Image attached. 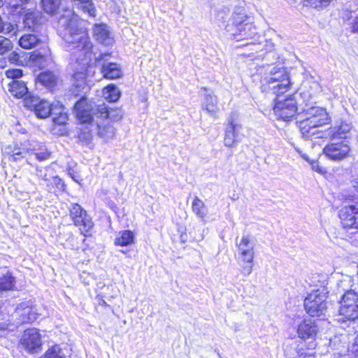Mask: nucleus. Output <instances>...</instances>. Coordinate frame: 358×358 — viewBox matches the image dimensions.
<instances>
[{
	"mask_svg": "<svg viewBox=\"0 0 358 358\" xmlns=\"http://www.w3.org/2000/svg\"><path fill=\"white\" fill-rule=\"evenodd\" d=\"M80 24L78 15L71 10H66L59 20V32L63 40L80 50V56H84V58H78L76 62L78 66L76 67L73 78L76 87L86 91L89 89L87 79L94 76L95 69L93 66L89 65L92 56V44L86 30L81 27Z\"/></svg>",
	"mask_w": 358,
	"mask_h": 358,
	"instance_id": "f257e3e1",
	"label": "nucleus"
},
{
	"mask_svg": "<svg viewBox=\"0 0 358 358\" xmlns=\"http://www.w3.org/2000/svg\"><path fill=\"white\" fill-rule=\"evenodd\" d=\"M306 118L299 122V129L304 138L315 139L324 138L326 132L319 128L329 122L330 118L326 110L321 107L313 106L305 112Z\"/></svg>",
	"mask_w": 358,
	"mask_h": 358,
	"instance_id": "f03ea898",
	"label": "nucleus"
},
{
	"mask_svg": "<svg viewBox=\"0 0 358 358\" xmlns=\"http://www.w3.org/2000/svg\"><path fill=\"white\" fill-rule=\"evenodd\" d=\"M262 89L278 97L289 90L291 81L289 75L284 68L271 67L262 78Z\"/></svg>",
	"mask_w": 358,
	"mask_h": 358,
	"instance_id": "7ed1b4c3",
	"label": "nucleus"
},
{
	"mask_svg": "<svg viewBox=\"0 0 358 358\" xmlns=\"http://www.w3.org/2000/svg\"><path fill=\"white\" fill-rule=\"evenodd\" d=\"M95 116L98 136L106 142L113 139L115 135V129L112 122L122 119L121 112L117 110H108L104 104H101L96 108Z\"/></svg>",
	"mask_w": 358,
	"mask_h": 358,
	"instance_id": "20e7f679",
	"label": "nucleus"
},
{
	"mask_svg": "<svg viewBox=\"0 0 358 358\" xmlns=\"http://www.w3.org/2000/svg\"><path fill=\"white\" fill-rule=\"evenodd\" d=\"M231 23L226 26V31L236 41L252 38L256 32V27L243 9L234 11Z\"/></svg>",
	"mask_w": 358,
	"mask_h": 358,
	"instance_id": "39448f33",
	"label": "nucleus"
},
{
	"mask_svg": "<svg viewBox=\"0 0 358 358\" xmlns=\"http://www.w3.org/2000/svg\"><path fill=\"white\" fill-rule=\"evenodd\" d=\"M327 292L324 288L313 290L304 299V308L311 317L322 315L327 309Z\"/></svg>",
	"mask_w": 358,
	"mask_h": 358,
	"instance_id": "423d86ee",
	"label": "nucleus"
},
{
	"mask_svg": "<svg viewBox=\"0 0 358 358\" xmlns=\"http://www.w3.org/2000/svg\"><path fill=\"white\" fill-rule=\"evenodd\" d=\"M27 87L24 86V91ZM24 106L33 111L38 118L44 119L49 117L53 110V103H50L45 99L38 96H30L24 92Z\"/></svg>",
	"mask_w": 358,
	"mask_h": 358,
	"instance_id": "0eeeda50",
	"label": "nucleus"
},
{
	"mask_svg": "<svg viewBox=\"0 0 358 358\" xmlns=\"http://www.w3.org/2000/svg\"><path fill=\"white\" fill-rule=\"evenodd\" d=\"M339 314L349 320L358 317V294L354 290L346 292L340 301Z\"/></svg>",
	"mask_w": 358,
	"mask_h": 358,
	"instance_id": "6e6552de",
	"label": "nucleus"
},
{
	"mask_svg": "<svg viewBox=\"0 0 358 358\" xmlns=\"http://www.w3.org/2000/svg\"><path fill=\"white\" fill-rule=\"evenodd\" d=\"M40 15L38 12L32 11L27 13L24 16V49L32 48L39 42L37 36L29 31L34 30Z\"/></svg>",
	"mask_w": 358,
	"mask_h": 358,
	"instance_id": "1a4fd4ad",
	"label": "nucleus"
},
{
	"mask_svg": "<svg viewBox=\"0 0 358 358\" xmlns=\"http://www.w3.org/2000/svg\"><path fill=\"white\" fill-rule=\"evenodd\" d=\"M98 106H95L85 96H83L75 105L77 119L81 124L92 126V121L96 122L95 113Z\"/></svg>",
	"mask_w": 358,
	"mask_h": 358,
	"instance_id": "9d476101",
	"label": "nucleus"
},
{
	"mask_svg": "<svg viewBox=\"0 0 358 358\" xmlns=\"http://www.w3.org/2000/svg\"><path fill=\"white\" fill-rule=\"evenodd\" d=\"M70 216L81 234L87 236L94 227L92 218L87 212L80 205L75 203L70 209Z\"/></svg>",
	"mask_w": 358,
	"mask_h": 358,
	"instance_id": "9b49d317",
	"label": "nucleus"
},
{
	"mask_svg": "<svg viewBox=\"0 0 358 358\" xmlns=\"http://www.w3.org/2000/svg\"><path fill=\"white\" fill-rule=\"evenodd\" d=\"M350 152L349 141H331L323 149L324 155L334 161H341L347 158Z\"/></svg>",
	"mask_w": 358,
	"mask_h": 358,
	"instance_id": "f8f14e48",
	"label": "nucleus"
},
{
	"mask_svg": "<svg viewBox=\"0 0 358 358\" xmlns=\"http://www.w3.org/2000/svg\"><path fill=\"white\" fill-rule=\"evenodd\" d=\"M242 125L236 113H231L227 119L224 131V144L227 147H232L238 142V134Z\"/></svg>",
	"mask_w": 358,
	"mask_h": 358,
	"instance_id": "ddd939ff",
	"label": "nucleus"
},
{
	"mask_svg": "<svg viewBox=\"0 0 358 358\" xmlns=\"http://www.w3.org/2000/svg\"><path fill=\"white\" fill-rule=\"evenodd\" d=\"M296 102L292 96L282 101L276 100L273 107V111L278 118L285 121L290 120L296 114Z\"/></svg>",
	"mask_w": 358,
	"mask_h": 358,
	"instance_id": "4468645a",
	"label": "nucleus"
},
{
	"mask_svg": "<svg viewBox=\"0 0 358 358\" xmlns=\"http://www.w3.org/2000/svg\"><path fill=\"white\" fill-rule=\"evenodd\" d=\"M352 125L346 121H341L330 127L328 135L331 141H349L352 135Z\"/></svg>",
	"mask_w": 358,
	"mask_h": 358,
	"instance_id": "2eb2a0df",
	"label": "nucleus"
},
{
	"mask_svg": "<svg viewBox=\"0 0 358 358\" xmlns=\"http://www.w3.org/2000/svg\"><path fill=\"white\" fill-rule=\"evenodd\" d=\"M41 336L36 329H28L24 331V350L31 354L41 350Z\"/></svg>",
	"mask_w": 358,
	"mask_h": 358,
	"instance_id": "dca6fc26",
	"label": "nucleus"
},
{
	"mask_svg": "<svg viewBox=\"0 0 358 358\" xmlns=\"http://www.w3.org/2000/svg\"><path fill=\"white\" fill-rule=\"evenodd\" d=\"M319 329L315 320L310 319L303 320L297 326L296 333L299 338L306 341L315 339Z\"/></svg>",
	"mask_w": 358,
	"mask_h": 358,
	"instance_id": "f3484780",
	"label": "nucleus"
},
{
	"mask_svg": "<svg viewBox=\"0 0 358 358\" xmlns=\"http://www.w3.org/2000/svg\"><path fill=\"white\" fill-rule=\"evenodd\" d=\"M6 75L8 78L13 79L8 85V91L11 95L16 99L22 98V84L20 81L15 80L22 76V71L21 69H10L6 71Z\"/></svg>",
	"mask_w": 358,
	"mask_h": 358,
	"instance_id": "a211bd4d",
	"label": "nucleus"
},
{
	"mask_svg": "<svg viewBox=\"0 0 358 358\" xmlns=\"http://www.w3.org/2000/svg\"><path fill=\"white\" fill-rule=\"evenodd\" d=\"M236 244L239 258L255 257V244L250 236H243L240 241L236 238Z\"/></svg>",
	"mask_w": 358,
	"mask_h": 358,
	"instance_id": "6ab92c4d",
	"label": "nucleus"
},
{
	"mask_svg": "<svg viewBox=\"0 0 358 358\" xmlns=\"http://www.w3.org/2000/svg\"><path fill=\"white\" fill-rule=\"evenodd\" d=\"M357 214L358 206H345L341 210L339 215L343 227L355 229Z\"/></svg>",
	"mask_w": 358,
	"mask_h": 358,
	"instance_id": "aec40b11",
	"label": "nucleus"
},
{
	"mask_svg": "<svg viewBox=\"0 0 358 358\" xmlns=\"http://www.w3.org/2000/svg\"><path fill=\"white\" fill-rule=\"evenodd\" d=\"M93 34L96 41L105 45H110L113 43V38L106 24H94Z\"/></svg>",
	"mask_w": 358,
	"mask_h": 358,
	"instance_id": "412c9836",
	"label": "nucleus"
},
{
	"mask_svg": "<svg viewBox=\"0 0 358 358\" xmlns=\"http://www.w3.org/2000/svg\"><path fill=\"white\" fill-rule=\"evenodd\" d=\"M201 108L209 115L216 117L219 112L217 97L213 94H206L201 104Z\"/></svg>",
	"mask_w": 358,
	"mask_h": 358,
	"instance_id": "4be33fe9",
	"label": "nucleus"
},
{
	"mask_svg": "<svg viewBox=\"0 0 358 358\" xmlns=\"http://www.w3.org/2000/svg\"><path fill=\"white\" fill-rule=\"evenodd\" d=\"M192 211L203 224L206 223L208 209L204 202L198 196H195L192 203Z\"/></svg>",
	"mask_w": 358,
	"mask_h": 358,
	"instance_id": "5701e85b",
	"label": "nucleus"
},
{
	"mask_svg": "<svg viewBox=\"0 0 358 358\" xmlns=\"http://www.w3.org/2000/svg\"><path fill=\"white\" fill-rule=\"evenodd\" d=\"M101 73L103 77L107 79H116L122 77V72L118 64L115 63H105L102 64Z\"/></svg>",
	"mask_w": 358,
	"mask_h": 358,
	"instance_id": "b1692460",
	"label": "nucleus"
},
{
	"mask_svg": "<svg viewBox=\"0 0 358 358\" xmlns=\"http://www.w3.org/2000/svg\"><path fill=\"white\" fill-rule=\"evenodd\" d=\"M53 115V122L55 124L64 125L68 121V115L64 112V106L59 102H53V110L51 113Z\"/></svg>",
	"mask_w": 358,
	"mask_h": 358,
	"instance_id": "393cba45",
	"label": "nucleus"
},
{
	"mask_svg": "<svg viewBox=\"0 0 358 358\" xmlns=\"http://www.w3.org/2000/svg\"><path fill=\"white\" fill-rule=\"evenodd\" d=\"M135 236L130 230H123L118 233L115 239V245L128 246L134 243Z\"/></svg>",
	"mask_w": 358,
	"mask_h": 358,
	"instance_id": "a878e982",
	"label": "nucleus"
},
{
	"mask_svg": "<svg viewBox=\"0 0 358 358\" xmlns=\"http://www.w3.org/2000/svg\"><path fill=\"white\" fill-rule=\"evenodd\" d=\"M37 81L45 87L52 89L57 84L58 78L53 73L45 71L38 76Z\"/></svg>",
	"mask_w": 358,
	"mask_h": 358,
	"instance_id": "bb28decb",
	"label": "nucleus"
},
{
	"mask_svg": "<svg viewBox=\"0 0 358 358\" xmlns=\"http://www.w3.org/2000/svg\"><path fill=\"white\" fill-rule=\"evenodd\" d=\"M27 150H31L34 152L36 158L40 160H45L49 158L50 152L46 149H41L42 145L35 141L27 142Z\"/></svg>",
	"mask_w": 358,
	"mask_h": 358,
	"instance_id": "cd10ccee",
	"label": "nucleus"
},
{
	"mask_svg": "<svg viewBox=\"0 0 358 358\" xmlns=\"http://www.w3.org/2000/svg\"><path fill=\"white\" fill-rule=\"evenodd\" d=\"M73 6L81 9L91 17L96 16V8L92 0H72Z\"/></svg>",
	"mask_w": 358,
	"mask_h": 358,
	"instance_id": "c85d7f7f",
	"label": "nucleus"
},
{
	"mask_svg": "<svg viewBox=\"0 0 358 358\" xmlns=\"http://www.w3.org/2000/svg\"><path fill=\"white\" fill-rule=\"evenodd\" d=\"M120 90L113 84L108 85L103 90V98L109 102H115L120 97Z\"/></svg>",
	"mask_w": 358,
	"mask_h": 358,
	"instance_id": "c756f323",
	"label": "nucleus"
},
{
	"mask_svg": "<svg viewBox=\"0 0 358 358\" xmlns=\"http://www.w3.org/2000/svg\"><path fill=\"white\" fill-rule=\"evenodd\" d=\"M238 262L241 267L240 272L241 273L245 276L247 277L250 275L253 270V265H254V257H250V258H238Z\"/></svg>",
	"mask_w": 358,
	"mask_h": 358,
	"instance_id": "7c9ffc66",
	"label": "nucleus"
},
{
	"mask_svg": "<svg viewBox=\"0 0 358 358\" xmlns=\"http://www.w3.org/2000/svg\"><path fill=\"white\" fill-rule=\"evenodd\" d=\"M15 285V278L10 273H7L0 278V297L2 292L11 289Z\"/></svg>",
	"mask_w": 358,
	"mask_h": 358,
	"instance_id": "2f4dec72",
	"label": "nucleus"
},
{
	"mask_svg": "<svg viewBox=\"0 0 358 358\" xmlns=\"http://www.w3.org/2000/svg\"><path fill=\"white\" fill-rule=\"evenodd\" d=\"M43 9L48 14L55 13L60 4L61 0H41Z\"/></svg>",
	"mask_w": 358,
	"mask_h": 358,
	"instance_id": "473e14b6",
	"label": "nucleus"
},
{
	"mask_svg": "<svg viewBox=\"0 0 358 358\" xmlns=\"http://www.w3.org/2000/svg\"><path fill=\"white\" fill-rule=\"evenodd\" d=\"M45 63V57L40 53H32L29 55L27 65L30 67H38L39 69L44 67Z\"/></svg>",
	"mask_w": 358,
	"mask_h": 358,
	"instance_id": "72a5a7b5",
	"label": "nucleus"
},
{
	"mask_svg": "<svg viewBox=\"0 0 358 358\" xmlns=\"http://www.w3.org/2000/svg\"><path fill=\"white\" fill-rule=\"evenodd\" d=\"M296 150L301 155V157L310 164L311 168L314 171H316L321 174L326 173L327 171L322 166H320L317 161L310 160L306 154L303 153L299 149Z\"/></svg>",
	"mask_w": 358,
	"mask_h": 358,
	"instance_id": "f704fd0d",
	"label": "nucleus"
},
{
	"mask_svg": "<svg viewBox=\"0 0 358 358\" xmlns=\"http://www.w3.org/2000/svg\"><path fill=\"white\" fill-rule=\"evenodd\" d=\"M38 314L34 306L24 307V322H34L37 320Z\"/></svg>",
	"mask_w": 358,
	"mask_h": 358,
	"instance_id": "c9c22d12",
	"label": "nucleus"
},
{
	"mask_svg": "<svg viewBox=\"0 0 358 358\" xmlns=\"http://www.w3.org/2000/svg\"><path fill=\"white\" fill-rule=\"evenodd\" d=\"M43 358H65V355L59 346L56 345L46 351Z\"/></svg>",
	"mask_w": 358,
	"mask_h": 358,
	"instance_id": "e433bc0d",
	"label": "nucleus"
},
{
	"mask_svg": "<svg viewBox=\"0 0 358 358\" xmlns=\"http://www.w3.org/2000/svg\"><path fill=\"white\" fill-rule=\"evenodd\" d=\"M333 0H305L306 5L310 7L321 9L327 7Z\"/></svg>",
	"mask_w": 358,
	"mask_h": 358,
	"instance_id": "4c0bfd02",
	"label": "nucleus"
},
{
	"mask_svg": "<svg viewBox=\"0 0 358 358\" xmlns=\"http://www.w3.org/2000/svg\"><path fill=\"white\" fill-rule=\"evenodd\" d=\"M12 48L11 41L3 36H0V55H3Z\"/></svg>",
	"mask_w": 358,
	"mask_h": 358,
	"instance_id": "58836bf2",
	"label": "nucleus"
},
{
	"mask_svg": "<svg viewBox=\"0 0 358 358\" xmlns=\"http://www.w3.org/2000/svg\"><path fill=\"white\" fill-rule=\"evenodd\" d=\"M81 131L78 134V137L80 141L84 143H90L92 140V134L91 131L88 130L87 131H83L84 129H80Z\"/></svg>",
	"mask_w": 358,
	"mask_h": 358,
	"instance_id": "ea45409f",
	"label": "nucleus"
},
{
	"mask_svg": "<svg viewBox=\"0 0 358 358\" xmlns=\"http://www.w3.org/2000/svg\"><path fill=\"white\" fill-rule=\"evenodd\" d=\"M294 358H315V355L312 352H306L304 349H299Z\"/></svg>",
	"mask_w": 358,
	"mask_h": 358,
	"instance_id": "a19ab883",
	"label": "nucleus"
},
{
	"mask_svg": "<svg viewBox=\"0 0 358 358\" xmlns=\"http://www.w3.org/2000/svg\"><path fill=\"white\" fill-rule=\"evenodd\" d=\"M22 158V152L21 149L20 148H15L13 150L12 154L10 155L9 159L13 162H15Z\"/></svg>",
	"mask_w": 358,
	"mask_h": 358,
	"instance_id": "79ce46f5",
	"label": "nucleus"
},
{
	"mask_svg": "<svg viewBox=\"0 0 358 358\" xmlns=\"http://www.w3.org/2000/svg\"><path fill=\"white\" fill-rule=\"evenodd\" d=\"M20 55L16 52H13L9 55L8 60L12 64H18L20 62Z\"/></svg>",
	"mask_w": 358,
	"mask_h": 358,
	"instance_id": "37998d69",
	"label": "nucleus"
},
{
	"mask_svg": "<svg viewBox=\"0 0 358 358\" xmlns=\"http://www.w3.org/2000/svg\"><path fill=\"white\" fill-rule=\"evenodd\" d=\"M2 303L0 302V308L1 307ZM9 329V324L6 322H0V336H5L7 330Z\"/></svg>",
	"mask_w": 358,
	"mask_h": 358,
	"instance_id": "c03bdc74",
	"label": "nucleus"
},
{
	"mask_svg": "<svg viewBox=\"0 0 358 358\" xmlns=\"http://www.w3.org/2000/svg\"><path fill=\"white\" fill-rule=\"evenodd\" d=\"M352 188L358 196V175L355 176L351 181Z\"/></svg>",
	"mask_w": 358,
	"mask_h": 358,
	"instance_id": "a18cd8bd",
	"label": "nucleus"
},
{
	"mask_svg": "<svg viewBox=\"0 0 358 358\" xmlns=\"http://www.w3.org/2000/svg\"><path fill=\"white\" fill-rule=\"evenodd\" d=\"M353 352L355 357L358 358V336L355 338V345L353 346Z\"/></svg>",
	"mask_w": 358,
	"mask_h": 358,
	"instance_id": "49530a36",
	"label": "nucleus"
},
{
	"mask_svg": "<svg viewBox=\"0 0 358 358\" xmlns=\"http://www.w3.org/2000/svg\"><path fill=\"white\" fill-rule=\"evenodd\" d=\"M352 30L358 33V16L355 17L352 22Z\"/></svg>",
	"mask_w": 358,
	"mask_h": 358,
	"instance_id": "de8ad7c7",
	"label": "nucleus"
},
{
	"mask_svg": "<svg viewBox=\"0 0 358 358\" xmlns=\"http://www.w3.org/2000/svg\"><path fill=\"white\" fill-rule=\"evenodd\" d=\"M6 60L3 58H0V69H3L6 66Z\"/></svg>",
	"mask_w": 358,
	"mask_h": 358,
	"instance_id": "09e8293b",
	"label": "nucleus"
},
{
	"mask_svg": "<svg viewBox=\"0 0 358 358\" xmlns=\"http://www.w3.org/2000/svg\"><path fill=\"white\" fill-rule=\"evenodd\" d=\"M70 176H71V177L72 178V179H73L74 181H76V182H79L78 178L77 176H76L74 174L71 173H70Z\"/></svg>",
	"mask_w": 358,
	"mask_h": 358,
	"instance_id": "8fccbe9b",
	"label": "nucleus"
},
{
	"mask_svg": "<svg viewBox=\"0 0 358 358\" xmlns=\"http://www.w3.org/2000/svg\"><path fill=\"white\" fill-rule=\"evenodd\" d=\"M22 43H23V41H22V36L20 37L19 40H18V44L20 47H22Z\"/></svg>",
	"mask_w": 358,
	"mask_h": 358,
	"instance_id": "3c124183",
	"label": "nucleus"
},
{
	"mask_svg": "<svg viewBox=\"0 0 358 358\" xmlns=\"http://www.w3.org/2000/svg\"><path fill=\"white\" fill-rule=\"evenodd\" d=\"M105 56H108V55H101L99 57L96 58V60L99 62L100 60L103 59Z\"/></svg>",
	"mask_w": 358,
	"mask_h": 358,
	"instance_id": "603ef678",
	"label": "nucleus"
},
{
	"mask_svg": "<svg viewBox=\"0 0 358 358\" xmlns=\"http://www.w3.org/2000/svg\"><path fill=\"white\" fill-rule=\"evenodd\" d=\"M101 304H102L103 306H108V305H107V303H106V302L105 301H102V303H101Z\"/></svg>",
	"mask_w": 358,
	"mask_h": 358,
	"instance_id": "864d4df0",
	"label": "nucleus"
},
{
	"mask_svg": "<svg viewBox=\"0 0 358 358\" xmlns=\"http://www.w3.org/2000/svg\"><path fill=\"white\" fill-rule=\"evenodd\" d=\"M2 5V0H0V7Z\"/></svg>",
	"mask_w": 358,
	"mask_h": 358,
	"instance_id": "5fc2aeb1",
	"label": "nucleus"
},
{
	"mask_svg": "<svg viewBox=\"0 0 358 358\" xmlns=\"http://www.w3.org/2000/svg\"><path fill=\"white\" fill-rule=\"evenodd\" d=\"M25 1H27V0H24V3Z\"/></svg>",
	"mask_w": 358,
	"mask_h": 358,
	"instance_id": "6e6d98bb",
	"label": "nucleus"
},
{
	"mask_svg": "<svg viewBox=\"0 0 358 358\" xmlns=\"http://www.w3.org/2000/svg\"><path fill=\"white\" fill-rule=\"evenodd\" d=\"M20 1H22V0H20Z\"/></svg>",
	"mask_w": 358,
	"mask_h": 358,
	"instance_id": "4d7b16f0",
	"label": "nucleus"
}]
</instances>
